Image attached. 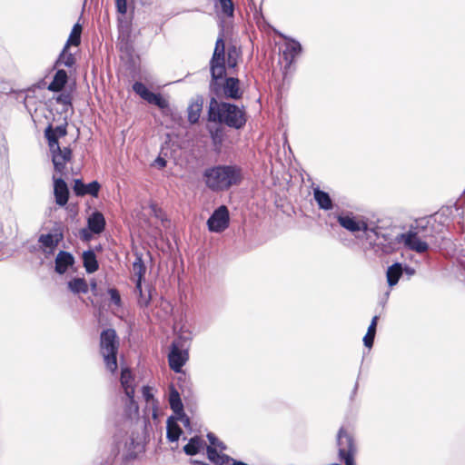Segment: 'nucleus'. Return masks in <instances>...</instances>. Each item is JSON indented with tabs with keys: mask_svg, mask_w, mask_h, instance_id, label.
<instances>
[{
	"mask_svg": "<svg viewBox=\"0 0 465 465\" xmlns=\"http://www.w3.org/2000/svg\"><path fill=\"white\" fill-rule=\"evenodd\" d=\"M202 111V105L198 103L192 104L188 107V120L190 123L194 124L199 120Z\"/></svg>",
	"mask_w": 465,
	"mask_h": 465,
	"instance_id": "33",
	"label": "nucleus"
},
{
	"mask_svg": "<svg viewBox=\"0 0 465 465\" xmlns=\"http://www.w3.org/2000/svg\"><path fill=\"white\" fill-rule=\"evenodd\" d=\"M169 403L176 419L180 420L184 425L189 424V419L183 413V405L179 392L172 386L169 393Z\"/></svg>",
	"mask_w": 465,
	"mask_h": 465,
	"instance_id": "16",
	"label": "nucleus"
},
{
	"mask_svg": "<svg viewBox=\"0 0 465 465\" xmlns=\"http://www.w3.org/2000/svg\"><path fill=\"white\" fill-rule=\"evenodd\" d=\"M82 26L80 24H75L71 31L69 38L65 44V46H78L81 42Z\"/></svg>",
	"mask_w": 465,
	"mask_h": 465,
	"instance_id": "31",
	"label": "nucleus"
},
{
	"mask_svg": "<svg viewBox=\"0 0 465 465\" xmlns=\"http://www.w3.org/2000/svg\"><path fill=\"white\" fill-rule=\"evenodd\" d=\"M223 94L226 97L240 98L242 93L239 88V80L234 77L227 78L223 85Z\"/></svg>",
	"mask_w": 465,
	"mask_h": 465,
	"instance_id": "21",
	"label": "nucleus"
},
{
	"mask_svg": "<svg viewBox=\"0 0 465 465\" xmlns=\"http://www.w3.org/2000/svg\"><path fill=\"white\" fill-rule=\"evenodd\" d=\"M133 90L147 103L154 104L162 110L168 109V100L160 94L151 92L143 83L135 82L133 85Z\"/></svg>",
	"mask_w": 465,
	"mask_h": 465,
	"instance_id": "11",
	"label": "nucleus"
},
{
	"mask_svg": "<svg viewBox=\"0 0 465 465\" xmlns=\"http://www.w3.org/2000/svg\"><path fill=\"white\" fill-rule=\"evenodd\" d=\"M365 238L368 248L375 253H391L400 244V233L393 234L391 230H385L377 225H370Z\"/></svg>",
	"mask_w": 465,
	"mask_h": 465,
	"instance_id": "5",
	"label": "nucleus"
},
{
	"mask_svg": "<svg viewBox=\"0 0 465 465\" xmlns=\"http://www.w3.org/2000/svg\"><path fill=\"white\" fill-rule=\"evenodd\" d=\"M120 381L125 398L122 400L123 408L113 413L110 420L116 427L125 428L138 415L139 408L134 399L136 383L134 376L127 368L122 369Z\"/></svg>",
	"mask_w": 465,
	"mask_h": 465,
	"instance_id": "1",
	"label": "nucleus"
},
{
	"mask_svg": "<svg viewBox=\"0 0 465 465\" xmlns=\"http://www.w3.org/2000/svg\"><path fill=\"white\" fill-rule=\"evenodd\" d=\"M143 397L148 404H153L154 399L152 393V389L148 386L143 387Z\"/></svg>",
	"mask_w": 465,
	"mask_h": 465,
	"instance_id": "37",
	"label": "nucleus"
},
{
	"mask_svg": "<svg viewBox=\"0 0 465 465\" xmlns=\"http://www.w3.org/2000/svg\"><path fill=\"white\" fill-rule=\"evenodd\" d=\"M91 286H92V289H94H94L96 288V282H93L91 283Z\"/></svg>",
	"mask_w": 465,
	"mask_h": 465,
	"instance_id": "44",
	"label": "nucleus"
},
{
	"mask_svg": "<svg viewBox=\"0 0 465 465\" xmlns=\"http://www.w3.org/2000/svg\"><path fill=\"white\" fill-rule=\"evenodd\" d=\"M239 51L235 46L228 49L227 59H225V45L223 36H220L215 44L214 52L211 60V74L213 80L222 79L225 74V62L229 68L237 65Z\"/></svg>",
	"mask_w": 465,
	"mask_h": 465,
	"instance_id": "6",
	"label": "nucleus"
},
{
	"mask_svg": "<svg viewBox=\"0 0 465 465\" xmlns=\"http://www.w3.org/2000/svg\"><path fill=\"white\" fill-rule=\"evenodd\" d=\"M190 462L193 465H209L208 463L197 460H191Z\"/></svg>",
	"mask_w": 465,
	"mask_h": 465,
	"instance_id": "42",
	"label": "nucleus"
},
{
	"mask_svg": "<svg viewBox=\"0 0 465 465\" xmlns=\"http://www.w3.org/2000/svg\"><path fill=\"white\" fill-rule=\"evenodd\" d=\"M115 6L117 12L121 15H125L127 13V0H115Z\"/></svg>",
	"mask_w": 465,
	"mask_h": 465,
	"instance_id": "38",
	"label": "nucleus"
},
{
	"mask_svg": "<svg viewBox=\"0 0 465 465\" xmlns=\"http://www.w3.org/2000/svg\"><path fill=\"white\" fill-rule=\"evenodd\" d=\"M205 446V441L201 437L195 436L183 447V450L187 455L193 456L203 450Z\"/></svg>",
	"mask_w": 465,
	"mask_h": 465,
	"instance_id": "23",
	"label": "nucleus"
},
{
	"mask_svg": "<svg viewBox=\"0 0 465 465\" xmlns=\"http://www.w3.org/2000/svg\"><path fill=\"white\" fill-rule=\"evenodd\" d=\"M402 266L401 263H394L390 266L386 272L387 282L390 287L396 285L402 275Z\"/></svg>",
	"mask_w": 465,
	"mask_h": 465,
	"instance_id": "25",
	"label": "nucleus"
},
{
	"mask_svg": "<svg viewBox=\"0 0 465 465\" xmlns=\"http://www.w3.org/2000/svg\"><path fill=\"white\" fill-rule=\"evenodd\" d=\"M46 138L48 140L50 151L52 153V161L54 171L62 176L64 173L65 165L71 160L72 152L69 148L59 146L58 141L54 137L51 132H47Z\"/></svg>",
	"mask_w": 465,
	"mask_h": 465,
	"instance_id": "8",
	"label": "nucleus"
},
{
	"mask_svg": "<svg viewBox=\"0 0 465 465\" xmlns=\"http://www.w3.org/2000/svg\"><path fill=\"white\" fill-rule=\"evenodd\" d=\"M166 429L167 439L172 442L177 441L182 434V429L173 418L171 417L168 419Z\"/></svg>",
	"mask_w": 465,
	"mask_h": 465,
	"instance_id": "28",
	"label": "nucleus"
},
{
	"mask_svg": "<svg viewBox=\"0 0 465 465\" xmlns=\"http://www.w3.org/2000/svg\"><path fill=\"white\" fill-rule=\"evenodd\" d=\"M405 272L410 275H412L414 273V270L409 267L405 268Z\"/></svg>",
	"mask_w": 465,
	"mask_h": 465,
	"instance_id": "43",
	"label": "nucleus"
},
{
	"mask_svg": "<svg viewBox=\"0 0 465 465\" xmlns=\"http://www.w3.org/2000/svg\"><path fill=\"white\" fill-rule=\"evenodd\" d=\"M112 451L120 456L124 463L135 460L143 451L142 440L134 433H123V428L114 434Z\"/></svg>",
	"mask_w": 465,
	"mask_h": 465,
	"instance_id": "4",
	"label": "nucleus"
},
{
	"mask_svg": "<svg viewBox=\"0 0 465 465\" xmlns=\"http://www.w3.org/2000/svg\"><path fill=\"white\" fill-rule=\"evenodd\" d=\"M209 119L234 129L242 128L247 121L242 108L229 103H218L213 98L210 102Z\"/></svg>",
	"mask_w": 465,
	"mask_h": 465,
	"instance_id": "2",
	"label": "nucleus"
},
{
	"mask_svg": "<svg viewBox=\"0 0 465 465\" xmlns=\"http://www.w3.org/2000/svg\"><path fill=\"white\" fill-rule=\"evenodd\" d=\"M119 342L114 330L107 329L101 333L100 351L104 358L106 369L112 372L117 369L116 355Z\"/></svg>",
	"mask_w": 465,
	"mask_h": 465,
	"instance_id": "7",
	"label": "nucleus"
},
{
	"mask_svg": "<svg viewBox=\"0 0 465 465\" xmlns=\"http://www.w3.org/2000/svg\"><path fill=\"white\" fill-rule=\"evenodd\" d=\"M282 37L285 39L282 49V58L285 62V68L290 67L295 59L301 54L302 48L301 44L292 38H289L283 35Z\"/></svg>",
	"mask_w": 465,
	"mask_h": 465,
	"instance_id": "14",
	"label": "nucleus"
},
{
	"mask_svg": "<svg viewBox=\"0 0 465 465\" xmlns=\"http://www.w3.org/2000/svg\"><path fill=\"white\" fill-rule=\"evenodd\" d=\"M189 345L185 340L182 338L175 339L171 345L168 353V361L170 368L174 372H181L183 366L189 359Z\"/></svg>",
	"mask_w": 465,
	"mask_h": 465,
	"instance_id": "9",
	"label": "nucleus"
},
{
	"mask_svg": "<svg viewBox=\"0 0 465 465\" xmlns=\"http://www.w3.org/2000/svg\"><path fill=\"white\" fill-rule=\"evenodd\" d=\"M88 228L94 233H101L105 226L104 215L99 212L93 213L88 218Z\"/></svg>",
	"mask_w": 465,
	"mask_h": 465,
	"instance_id": "20",
	"label": "nucleus"
},
{
	"mask_svg": "<svg viewBox=\"0 0 465 465\" xmlns=\"http://www.w3.org/2000/svg\"><path fill=\"white\" fill-rule=\"evenodd\" d=\"M146 268L141 257L137 256L135 261L133 262L132 273L135 278L137 288H140V283L144 276Z\"/></svg>",
	"mask_w": 465,
	"mask_h": 465,
	"instance_id": "27",
	"label": "nucleus"
},
{
	"mask_svg": "<svg viewBox=\"0 0 465 465\" xmlns=\"http://www.w3.org/2000/svg\"><path fill=\"white\" fill-rule=\"evenodd\" d=\"M374 337L375 335L373 334H365V336L363 337V343L367 348L371 349L372 347Z\"/></svg>",
	"mask_w": 465,
	"mask_h": 465,
	"instance_id": "39",
	"label": "nucleus"
},
{
	"mask_svg": "<svg viewBox=\"0 0 465 465\" xmlns=\"http://www.w3.org/2000/svg\"><path fill=\"white\" fill-rule=\"evenodd\" d=\"M74 262V256L70 252L61 251L55 258V272L63 274L73 266Z\"/></svg>",
	"mask_w": 465,
	"mask_h": 465,
	"instance_id": "18",
	"label": "nucleus"
},
{
	"mask_svg": "<svg viewBox=\"0 0 465 465\" xmlns=\"http://www.w3.org/2000/svg\"><path fill=\"white\" fill-rule=\"evenodd\" d=\"M215 6L220 8L223 15L227 17L233 16L234 5L232 0H218Z\"/></svg>",
	"mask_w": 465,
	"mask_h": 465,
	"instance_id": "32",
	"label": "nucleus"
},
{
	"mask_svg": "<svg viewBox=\"0 0 465 465\" xmlns=\"http://www.w3.org/2000/svg\"><path fill=\"white\" fill-rule=\"evenodd\" d=\"M377 322H378V316H374L371 320V322L369 328H368L367 333L375 335Z\"/></svg>",
	"mask_w": 465,
	"mask_h": 465,
	"instance_id": "40",
	"label": "nucleus"
},
{
	"mask_svg": "<svg viewBox=\"0 0 465 465\" xmlns=\"http://www.w3.org/2000/svg\"><path fill=\"white\" fill-rule=\"evenodd\" d=\"M229 212L226 206L216 209L207 221L209 231L222 232L229 226Z\"/></svg>",
	"mask_w": 465,
	"mask_h": 465,
	"instance_id": "13",
	"label": "nucleus"
},
{
	"mask_svg": "<svg viewBox=\"0 0 465 465\" xmlns=\"http://www.w3.org/2000/svg\"><path fill=\"white\" fill-rule=\"evenodd\" d=\"M68 288L74 293H86L88 292V284L83 278H74L69 281Z\"/></svg>",
	"mask_w": 465,
	"mask_h": 465,
	"instance_id": "29",
	"label": "nucleus"
},
{
	"mask_svg": "<svg viewBox=\"0 0 465 465\" xmlns=\"http://www.w3.org/2000/svg\"><path fill=\"white\" fill-rule=\"evenodd\" d=\"M154 165L159 169H163L166 166V161L162 157H157L154 161Z\"/></svg>",
	"mask_w": 465,
	"mask_h": 465,
	"instance_id": "41",
	"label": "nucleus"
},
{
	"mask_svg": "<svg viewBox=\"0 0 465 465\" xmlns=\"http://www.w3.org/2000/svg\"><path fill=\"white\" fill-rule=\"evenodd\" d=\"M241 169L235 165H218L205 170L206 185L213 191H224L242 180Z\"/></svg>",
	"mask_w": 465,
	"mask_h": 465,
	"instance_id": "3",
	"label": "nucleus"
},
{
	"mask_svg": "<svg viewBox=\"0 0 465 465\" xmlns=\"http://www.w3.org/2000/svg\"><path fill=\"white\" fill-rule=\"evenodd\" d=\"M337 221L342 228L352 233L362 232L366 236L370 228V224L363 216L356 215L352 212L338 214Z\"/></svg>",
	"mask_w": 465,
	"mask_h": 465,
	"instance_id": "10",
	"label": "nucleus"
},
{
	"mask_svg": "<svg viewBox=\"0 0 465 465\" xmlns=\"http://www.w3.org/2000/svg\"><path fill=\"white\" fill-rule=\"evenodd\" d=\"M83 263L86 272L93 273L98 269L96 256L93 251H86L83 253Z\"/></svg>",
	"mask_w": 465,
	"mask_h": 465,
	"instance_id": "26",
	"label": "nucleus"
},
{
	"mask_svg": "<svg viewBox=\"0 0 465 465\" xmlns=\"http://www.w3.org/2000/svg\"><path fill=\"white\" fill-rule=\"evenodd\" d=\"M67 79H68V76H67L66 72L62 69L58 70L55 73L53 81L48 85V90L53 91V92L61 91L66 84Z\"/></svg>",
	"mask_w": 465,
	"mask_h": 465,
	"instance_id": "24",
	"label": "nucleus"
},
{
	"mask_svg": "<svg viewBox=\"0 0 465 465\" xmlns=\"http://www.w3.org/2000/svg\"><path fill=\"white\" fill-rule=\"evenodd\" d=\"M135 292L139 293V304L141 306H147L151 300L150 290L143 291L142 289V283H140V288H137V285L135 286Z\"/></svg>",
	"mask_w": 465,
	"mask_h": 465,
	"instance_id": "34",
	"label": "nucleus"
},
{
	"mask_svg": "<svg viewBox=\"0 0 465 465\" xmlns=\"http://www.w3.org/2000/svg\"><path fill=\"white\" fill-rule=\"evenodd\" d=\"M69 47L65 46L64 47L62 53L60 54L56 64H63L66 67H73L75 64V58L72 53L68 51Z\"/></svg>",
	"mask_w": 465,
	"mask_h": 465,
	"instance_id": "30",
	"label": "nucleus"
},
{
	"mask_svg": "<svg viewBox=\"0 0 465 465\" xmlns=\"http://www.w3.org/2000/svg\"><path fill=\"white\" fill-rule=\"evenodd\" d=\"M63 240V233L55 230L53 232L47 234H42L39 237V243L44 252L46 254H52L58 243Z\"/></svg>",
	"mask_w": 465,
	"mask_h": 465,
	"instance_id": "15",
	"label": "nucleus"
},
{
	"mask_svg": "<svg viewBox=\"0 0 465 465\" xmlns=\"http://www.w3.org/2000/svg\"><path fill=\"white\" fill-rule=\"evenodd\" d=\"M53 179L55 202L58 205L64 206L68 201L69 192L67 185L62 177H57L56 174L54 175Z\"/></svg>",
	"mask_w": 465,
	"mask_h": 465,
	"instance_id": "17",
	"label": "nucleus"
},
{
	"mask_svg": "<svg viewBox=\"0 0 465 465\" xmlns=\"http://www.w3.org/2000/svg\"><path fill=\"white\" fill-rule=\"evenodd\" d=\"M49 131L51 132L52 135L56 138V140L58 139V137L64 136L66 134L65 128L62 127V126H58L54 130H53L51 127H49L45 130V134Z\"/></svg>",
	"mask_w": 465,
	"mask_h": 465,
	"instance_id": "36",
	"label": "nucleus"
},
{
	"mask_svg": "<svg viewBox=\"0 0 465 465\" xmlns=\"http://www.w3.org/2000/svg\"><path fill=\"white\" fill-rule=\"evenodd\" d=\"M399 240L400 244H402L405 248L418 253H423L429 249L427 242L422 240L421 237L413 231L400 233Z\"/></svg>",
	"mask_w": 465,
	"mask_h": 465,
	"instance_id": "12",
	"label": "nucleus"
},
{
	"mask_svg": "<svg viewBox=\"0 0 465 465\" xmlns=\"http://www.w3.org/2000/svg\"><path fill=\"white\" fill-rule=\"evenodd\" d=\"M313 198L320 209L324 211H329L332 209V201L329 193H327L326 192L322 191L319 188H315L313 190Z\"/></svg>",
	"mask_w": 465,
	"mask_h": 465,
	"instance_id": "22",
	"label": "nucleus"
},
{
	"mask_svg": "<svg viewBox=\"0 0 465 465\" xmlns=\"http://www.w3.org/2000/svg\"><path fill=\"white\" fill-rule=\"evenodd\" d=\"M99 189L100 184L95 181L84 184L80 180H76L74 186V191L77 195L90 194L92 196H97Z\"/></svg>",
	"mask_w": 465,
	"mask_h": 465,
	"instance_id": "19",
	"label": "nucleus"
},
{
	"mask_svg": "<svg viewBox=\"0 0 465 465\" xmlns=\"http://www.w3.org/2000/svg\"><path fill=\"white\" fill-rule=\"evenodd\" d=\"M108 294L110 295V299H111V302L116 305V306H120L121 305V297H120V294L118 292V291L116 289H109L108 290Z\"/></svg>",
	"mask_w": 465,
	"mask_h": 465,
	"instance_id": "35",
	"label": "nucleus"
}]
</instances>
